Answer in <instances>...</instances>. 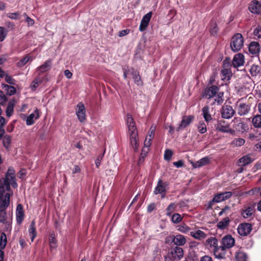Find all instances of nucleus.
<instances>
[{
	"mask_svg": "<svg viewBox=\"0 0 261 261\" xmlns=\"http://www.w3.org/2000/svg\"><path fill=\"white\" fill-rule=\"evenodd\" d=\"M30 60H32V57L27 56L21 59L19 62L17 63V66L18 67H22L24 66Z\"/></svg>",
	"mask_w": 261,
	"mask_h": 261,
	"instance_id": "4c0bfd02",
	"label": "nucleus"
},
{
	"mask_svg": "<svg viewBox=\"0 0 261 261\" xmlns=\"http://www.w3.org/2000/svg\"><path fill=\"white\" fill-rule=\"evenodd\" d=\"M3 184L0 186V222L7 223V216L5 212L6 209L10 203V186L15 188L17 187V184L15 181L14 172L12 169H10L6 176Z\"/></svg>",
	"mask_w": 261,
	"mask_h": 261,
	"instance_id": "f257e3e1",
	"label": "nucleus"
},
{
	"mask_svg": "<svg viewBox=\"0 0 261 261\" xmlns=\"http://www.w3.org/2000/svg\"><path fill=\"white\" fill-rule=\"evenodd\" d=\"M171 256L173 260H179L184 256V250L181 248L176 246L171 249Z\"/></svg>",
	"mask_w": 261,
	"mask_h": 261,
	"instance_id": "f8f14e48",
	"label": "nucleus"
},
{
	"mask_svg": "<svg viewBox=\"0 0 261 261\" xmlns=\"http://www.w3.org/2000/svg\"><path fill=\"white\" fill-rule=\"evenodd\" d=\"M221 243L223 247L226 249H229L234 246L235 240L231 235L227 234L222 238Z\"/></svg>",
	"mask_w": 261,
	"mask_h": 261,
	"instance_id": "6e6552de",
	"label": "nucleus"
},
{
	"mask_svg": "<svg viewBox=\"0 0 261 261\" xmlns=\"http://www.w3.org/2000/svg\"><path fill=\"white\" fill-rule=\"evenodd\" d=\"M3 88L7 91V93L10 95H13L16 92V89L12 86L4 84L3 85Z\"/></svg>",
	"mask_w": 261,
	"mask_h": 261,
	"instance_id": "ea45409f",
	"label": "nucleus"
},
{
	"mask_svg": "<svg viewBox=\"0 0 261 261\" xmlns=\"http://www.w3.org/2000/svg\"><path fill=\"white\" fill-rule=\"evenodd\" d=\"M205 245L214 250L218 246V240L215 237H211L206 240Z\"/></svg>",
	"mask_w": 261,
	"mask_h": 261,
	"instance_id": "b1692460",
	"label": "nucleus"
},
{
	"mask_svg": "<svg viewBox=\"0 0 261 261\" xmlns=\"http://www.w3.org/2000/svg\"><path fill=\"white\" fill-rule=\"evenodd\" d=\"M221 79L223 81H228L232 75L231 71L230 69L225 68L221 71Z\"/></svg>",
	"mask_w": 261,
	"mask_h": 261,
	"instance_id": "c85d7f7f",
	"label": "nucleus"
},
{
	"mask_svg": "<svg viewBox=\"0 0 261 261\" xmlns=\"http://www.w3.org/2000/svg\"><path fill=\"white\" fill-rule=\"evenodd\" d=\"M41 81L40 79H36L33 81L31 85V88L32 90H35L41 83Z\"/></svg>",
	"mask_w": 261,
	"mask_h": 261,
	"instance_id": "5fc2aeb1",
	"label": "nucleus"
},
{
	"mask_svg": "<svg viewBox=\"0 0 261 261\" xmlns=\"http://www.w3.org/2000/svg\"><path fill=\"white\" fill-rule=\"evenodd\" d=\"M15 104V100L14 99L11 100L7 104L6 113L7 117H10L13 113L14 107Z\"/></svg>",
	"mask_w": 261,
	"mask_h": 261,
	"instance_id": "c756f323",
	"label": "nucleus"
},
{
	"mask_svg": "<svg viewBox=\"0 0 261 261\" xmlns=\"http://www.w3.org/2000/svg\"><path fill=\"white\" fill-rule=\"evenodd\" d=\"M259 67L255 65H252L250 69V73L252 76H256L259 72Z\"/></svg>",
	"mask_w": 261,
	"mask_h": 261,
	"instance_id": "de8ad7c7",
	"label": "nucleus"
},
{
	"mask_svg": "<svg viewBox=\"0 0 261 261\" xmlns=\"http://www.w3.org/2000/svg\"><path fill=\"white\" fill-rule=\"evenodd\" d=\"M260 46L258 43L252 42L249 46V51L252 55H256L259 53Z\"/></svg>",
	"mask_w": 261,
	"mask_h": 261,
	"instance_id": "cd10ccee",
	"label": "nucleus"
},
{
	"mask_svg": "<svg viewBox=\"0 0 261 261\" xmlns=\"http://www.w3.org/2000/svg\"><path fill=\"white\" fill-rule=\"evenodd\" d=\"M5 78V81L10 85H14L15 83L14 80L10 75L7 74H5V76L3 77Z\"/></svg>",
	"mask_w": 261,
	"mask_h": 261,
	"instance_id": "6e6d98bb",
	"label": "nucleus"
},
{
	"mask_svg": "<svg viewBox=\"0 0 261 261\" xmlns=\"http://www.w3.org/2000/svg\"><path fill=\"white\" fill-rule=\"evenodd\" d=\"M133 78L134 80L135 83L137 85H141L142 81L141 80V77L139 76L138 73L137 71H134L132 73Z\"/></svg>",
	"mask_w": 261,
	"mask_h": 261,
	"instance_id": "a18cd8bd",
	"label": "nucleus"
},
{
	"mask_svg": "<svg viewBox=\"0 0 261 261\" xmlns=\"http://www.w3.org/2000/svg\"><path fill=\"white\" fill-rule=\"evenodd\" d=\"M200 261H213V260L211 257L205 255L200 258Z\"/></svg>",
	"mask_w": 261,
	"mask_h": 261,
	"instance_id": "774afa93",
	"label": "nucleus"
},
{
	"mask_svg": "<svg viewBox=\"0 0 261 261\" xmlns=\"http://www.w3.org/2000/svg\"><path fill=\"white\" fill-rule=\"evenodd\" d=\"M215 128L217 131L224 133L232 134L233 132V130L230 127L229 124L223 120L217 121L215 125Z\"/></svg>",
	"mask_w": 261,
	"mask_h": 261,
	"instance_id": "39448f33",
	"label": "nucleus"
},
{
	"mask_svg": "<svg viewBox=\"0 0 261 261\" xmlns=\"http://www.w3.org/2000/svg\"><path fill=\"white\" fill-rule=\"evenodd\" d=\"M167 186V182H163L161 179H159L157 186L154 191V194H162V197L164 198L166 193V188Z\"/></svg>",
	"mask_w": 261,
	"mask_h": 261,
	"instance_id": "1a4fd4ad",
	"label": "nucleus"
},
{
	"mask_svg": "<svg viewBox=\"0 0 261 261\" xmlns=\"http://www.w3.org/2000/svg\"><path fill=\"white\" fill-rule=\"evenodd\" d=\"M249 10L254 14L261 13V2L257 0L252 1L249 5Z\"/></svg>",
	"mask_w": 261,
	"mask_h": 261,
	"instance_id": "ddd939ff",
	"label": "nucleus"
},
{
	"mask_svg": "<svg viewBox=\"0 0 261 261\" xmlns=\"http://www.w3.org/2000/svg\"><path fill=\"white\" fill-rule=\"evenodd\" d=\"M190 236L193 238L198 240H203L207 237V234L201 230L191 231Z\"/></svg>",
	"mask_w": 261,
	"mask_h": 261,
	"instance_id": "393cba45",
	"label": "nucleus"
},
{
	"mask_svg": "<svg viewBox=\"0 0 261 261\" xmlns=\"http://www.w3.org/2000/svg\"><path fill=\"white\" fill-rule=\"evenodd\" d=\"M210 160L207 156L202 158L196 162H191V164L194 168H200L210 163Z\"/></svg>",
	"mask_w": 261,
	"mask_h": 261,
	"instance_id": "6ab92c4d",
	"label": "nucleus"
},
{
	"mask_svg": "<svg viewBox=\"0 0 261 261\" xmlns=\"http://www.w3.org/2000/svg\"><path fill=\"white\" fill-rule=\"evenodd\" d=\"M202 114L205 121L207 122H210L212 119V116L210 114L209 108L208 106L204 107L202 109Z\"/></svg>",
	"mask_w": 261,
	"mask_h": 261,
	"instance_id": "473e14b6",
	"label": "nucleus"
},
{
	"mask_svg": "<svg viewBox=\"0 0 261 261\" xmlns=\"http://www.w3.org/2000/svg\"><path fill=\"white\" fill-rule=\"evenodd\" d=\"M173 155V152L170 149H167L164 153V159L166 161H170Z\"/></svg>",
	"mask_w": 261,
	"mask_h": 261,
	"instance_id": "603ef678",
	"label": "nucleus"
},
{
	"mask_svg": "<svg viewBox=\"0 0 261 261\" xmlns=\"http://www.w3.org/2000/svg\"><path fill=\"white\" fill-rule=\"evenodd\" d=\"M244 57L242 54L236 55L233 59L232 64L234 67H238L244 65Z\"/></svg>",
	"mask_w": 261,
	"mask_h": 261,
	"instance_id": "a211bd4d",
	"label": "nucleus"
},
{
	"mask_svg": "<svg viewBox=\"0 0 261 261\" xmlns=\"http://www.w3.org/2000/svg\"><path fill=\"white\" fill-rule=\"evenodd\" d=\"M152 139H151V136H150L149 138L148 137H146L144 142V147L148 148L151 145V141Z\"/></svg>",
	"mask_w": 261,
	"mask_h": 261,
	"instance_id": "680f3d73",
	"label": "nucleus"
},
{
	"mask_svg": "<svg viewBox=\"0 0 261 261\" xmlns=\"http://www.w3.org/2000/svg\"><path fill=\"white\" fill-rule=\"evenodd\" d=\"M234 122H238L234 125V128L237 130L239 132H244L245 130L246 124L242 121H241V119L239 118H234L233 120Z\"/></svg>",
	"mask_w": 261,
	"mask_h": 261,
	"instance_id": "7c9ffc66",
	"label": "nucleus"
},
{
	"mask_svg": "<svg viewBox=\"0 0 261 261\" xmlns=\"http://www.w3.org/2000/svg\"><path fill=\"white\" fill-rule=\"evenodd\" d=\"M254 208L252 206H248L242 212V215L245 218H248L252 215Z\"/></svg>",
	"mask_w": 261,
	"mask_h": 261,
	"instance_id": "f704fd0d",
	"label": "nucleus"
},
{
	"mask_svg": "<svg viewBox=\"0 0 261 261\" xmlns=\"http://www.w3.org/2000/svg\"><path fill=\"white\" fill-rule=\"evenodd\" d=\"M49 242L51 249H55L57 247V240L55 238V234L54 232L49 234Z\"/></svg>",
	"mask_w": 261,
	"mask_h": 261,
	"instance_id": "c9c22d12",
	"label": "nucleus"
},
{
	"mask_svg": "<svg viewBox=\"0 0 261 261\" xmlns=\"http://www.w3.org/2000/svg\"><path fill=\"white\" fill-rule=\"evenodd\" d=\"M210 27L211 34L212 35H216L218 32V28L216 22L215 21L212 20L210 23Z\"/></svg>",
	"mask_w": 261,
	"mask_h": 261,
	"instance_id": "58836bf2",
	"label": "nucleus"
},
{
	"mask_svg": "<svg viewBox=\"0 0 261 261\" xmlns=\"http://www.w3.org/2000/svg\"><path fill=\"white\" fill-rule=\"evenodd\" d=\"M16 221L18 224H20L24 217V212L22 205L21 204H18L16 210Z\"/></svg>",
	"mask_w": 261,
	"mask_h": 261,
	"instance_id": "4be33fe9",
	"label": "nucleus"
},
{
	"mask_svg": "<svg viewBox=\"0 0 261 261\" xmlns=\"http://www.w3.org/2000/svg\"><path fill=\"white\" fill-rule=\"evenodd\" d=\"M19 14L18 12L8 13L7 16L11 19H17L18 18Z\"/></svg>",
	"mask_w": 261,
	"mask_h": 261,
	"instance_id": "052dcab7",
	"label": "nucleus"
},
{
	"mask_svg": "<svg viewBox=\"0 0 261 261\" xmlns=\"http://www.w3.org/2000/svg\"><path fill=\"white\" fill-rule=\"evenodd\" d=\"M197 128L200 134H204L207 131L205 123L203 121H200L198 124Z\"/></svg>",
	"mask_w": 261,
	"mask_h": 261,
	"instance_id": "a19ab883",
	"label": "nucleus"
},
{
	"mask_svg": "<svg viewBox=\"0 0 261 261\" xmlns=\"http://www.w3.org/2000/svg\"><path fill=\"white\" fill-rule=\"evenodd\" d=\"M172 242L176 245L183 246L186 243V239L184 236L178 234L173 237Z\"/></svg>",
	"mask_w": 261,
	"mask_h": 261,
	"instance_id": "a878e982",
	"label": "nucleus"
},
{
	"mask_svg": "<svg viewBox=\"0 0 261 261\" xmlns=\"http://www.w3.org/2000/svg\"><path fill=\"white\" fill-rule=\"evenodd\" d=\"M253 160L254 159L251 158V154H247L239 159L238 165L240 166H245L252 163Z\"/></svg>",
	"mask_w": 261,
	"mask_h": 261,
	"instance_id": "5701e85b",
	"label": "nucleus"
},
{
	"mask_svg": "<svg viewBox=\"0 0 261 261\" xmlns=\"http://www.w3.org/2000/svg\"><path fill=\"white\" fill-rule=\"evenodd\" d=\"M194 116L193 115L184 116L182 117L179 126L177 127L176 130L180 131L185 129L189 126L194 120Z\"/></svg>",
	"mask_w": 261,
	"mask_h": 261,
	"instance_id": "0eeeda50",
	"label": "nucleus"
},
{
	"mask_svg": "<svg viewBox=\"0 0 261 261\" xmlns=\"http://www.w3.org/2000/svg\"><path fill=\"white\" fill-rule=\"evenodd\" d=\"M8 31L4 27H0V42L3 41L7 35Z\"/></svg>",
	"mask_w": 261,
	"mask_h": 261,
	"instance_id": "8fccbe9b",
	"label": "nucleus"
},
{
	"mask_svg": "<svg viewBox=\"0 0 261 261\" xmlns=\"http://www.w3.org/2000/svg\"><path fill=\"white\" fill-rule=\"evenodd\" d=\"M103 155H104V153L101 154L97 156V158H96V159L95 160V165H96V167L98 168L99 167L100 163H101V161L103 158Z\"/></svg>",
	"mask_w": 261,
	"mask_h": 261,
	"instance_id": "13d9d810",
	"label": "nucleus"
},
{
	"mask_svg": "<svg viewBox=\"0 0 261 261\" xmlns=\"http://www.w3.org/2000/svg\"><path fill=\"white\" fill-rule=\"evenodd\" d=\"M28 231L31 237V242H33L34 241V239L37 236L35 222L34 220L31 222L29 226Z\"/></svg>",
	"mask_w": 261,
	"mask_h": 261,
	"instance_id": "bb28decb",
	"label": "nucleus"
},
{
	"mask_svg": "<svg viewBox=\"0 0 261 261\" xmlns=\"http://www.w3.org/2000/svg\"><path fill=\"white\" fill-rule=\"evenodd\" d=\"M40 117V114L39 110L36 108L34 112L28 116L26 118V124L27 125H33L35 121Z\"/></svg>",
	"mask_w": 261,
	"mask_h": 261,
	"instance_id": "4468645a",
	"label": "nucleus"
},
{
	"mask_svg": "<svg viewBox=\"0 0 261 261\" xmlns=\"http://www.w3.org/2000/svg\"><path fill=\"white\" fill-rule=\"evenodd\" d=\"M244 38L240 33H237L231 38L230 47L234 52L238 51L243 46Z\"/></svg>",
	"mask_w": 261,
	"mask_h": 261,
	"instance_id": "7ed1b4c3",
	"label": "nucleus"
},
{
	"mask_svg": "<svg viewBox=\"0 0 261 261\" xmlns=\"http://www.w3.org/2000/svg\"><path fill=\"white\" fill-rule=\"evenodd\" d=\"M177 230L184 233H187L190 230V228L185 224H181L177 226Z\"/></svg>",
	"mask_w": 261,
	"mask_h": 261,
	"instance_id": "79ce46f5",
	"label": "nucleus"
},
{
	"mask_svg": "<svg viewBox=\"0 0 261 261\" xmlns=\"http://www.w3.org/2000/svg\"><path fill=\"white\" fill-rule=\"evenodd\" d=\"M72 171L73 174L79 173L81 172V169L79 166L74 165Z\"/></svg>",
	"mask_w": 261,
	"mask_h": 261,
	"instance_id": "69168bd1",
	"label": "nucleus"
},
{
	"mask_svg": "<svg viewBox=\"0 0 261 261\" xmlns=\"http://www.w3.org/2000/svg\"><path fill=\"white\" fill-rule=\"evenodd\" d=\"M182 218L181 215L178 213L174 214L171 218V221L174 223H178L182 220Z\"/></svg>",
	"mask_w": 261,
	"mask_h": 261,
	"instance_id": "09e8293b",
	"label": "nucleus"
},
{
	"mask_svg": "<svg viewBox=\"0 0 261 261\" xmlns=\"http://www.w3.org/2000/svg\"><path fill=\"white\" fill-rule=\"evenodd\" d=\"M173 165L177 168H180L184 166V162L182 160H179L173 162Z\"/></svg>",
	"mask_w": 261,
	"mask_h": 261,
	"instance_id": "e2e57ef3",
	"label": "nucleus"
},
{
	"mask_svg": "<svg viewBox=\"0 0 261 261\" xmlns=\"http://www.w3.org/2000/svg\"><path fill=\"white\" fill-rule=\"evenodd\" d=\"M254 35L258 37V38H261V28L257 27L253 31Z\"/></svg>",
	"mask_w": 261,
	"mask_h": 261,
	"instance_id": "bf43d9fd",
	"label": "nucleus"
},
{
	"mask_svg": "<svg viewBox=\"0 0 261 261\" xmlns=\"http://www.w3.org/2000/svg\"><path fill=\"white\" fill-rule=\"evenodd\" d=\"M217 94L215 95V101L218 105H221L224 101L223 92H218Z\"/></svg>",
	"mask_w": 261,
	"mask_h": 261,
	"instance_id": "c03bdc74",
	"label": "nucleus"
},
{
	"mask_svg": "<svg viewBox=\"0 0 261 261\" xmlns=\"http://www.w3.org/2000/svg\"><path fill=\"white\" fill-rule=\"evenodd\" d=\"M252 123L255 128L261 127V115H256L252 118Z\"/></svg>",
	"mask_w": 261,
	"mask_h": 261,
	"instance_id": "2f4dec72",
	"label": "nucleus"
},
{
	"mask_svg": "<svg viewBox=\"0 0 261 261\" xmlns=\"http://www.w3.org/2000/svg\"><path fill=\"white\" fill-rule=\"evenodd\" d=\"M229 223V218L225 217L217 223V227L219 229H224L228 225Z\"/></svg>",
	"mask_w": 261,
	"mask_h": 261,
	"instance_id": "72a5a7b5",
	"label": "nucleus"
},
{
	"mask_svg": "<svg viewBox=\"0 0 261 261\" xmlns=\"http://www.w3.org/2000/svg\"><path fill=\"white\" fill-rule=\"evenodd\" d=\"M129 30H128V29L123 30L119 32V37L124 36L126 35L127 34H128L129 33Z\"/></svg>",
	"mask_w": 261,
	"mask_h": 261,
	"instance_id": "0e129e2a",
	"label": "nucleus"
},
{
	"mask_svg": "<svg viewBox=\"0 0 261 261\" xmlns=\"http://www.w3.org/2000/svg\"><path fill=\"white\" fill-rule=\"evenodd\" d=\"M10 169H12V170H13L14 172V178H15V181L16 182V176H15V171L14 169V168L12 167H10L8 168V170H7V172H6V175H5V177L3 178L2 179H0V186H1V185H3L4 187L5 186V185L3 184V182H4L3 181L4 180H5V179L6 178V176H7V174L8 172V171Z\"/></svg>",
	"mask_w": 261,
	"mask_h": 261,
	"instance_id": "4d7b16f0",
	"label": "nucleus"
},
{
	"mask_svg": "<svg viewBox=\"0 0 261 261\" xmlns=\"http://www.w3.org/2000/svg\"><path fill=\"white\" fill-rule=\"evenodd\" d=\"M245 140L242 138H237L233 140L232 144L236 146H241L245 143Z\"/></svg>",
	"mask_w": 261,
	"mask_h": 261,
	"instance_id": "3c124183",
	"label": "nucleus"
},
{
	"mask_svg": "<svg viewBox=\"0 0 261 261\" xmlns=\"http://www.w3.org/2000/svg\"><path fill=\"white\" fill-rule=\"evenodd\" d=\"M7 244V237L4 232L1 234L0 238V247L1 249H3L6 247Z\"/></svg>",
	"mask_w": 261,
	"mask_h": 261,
	"instance_id": "37998d69",
	"label": "nucleus"
},
{
	"mask_svg": "<svg viewBox=\"0 0 261 261\" xmlns=\"http://www.w3.org/2000/svg\"><path fill=\"white\" fill-rule=\"evenodd\" d=\"M218 91L219 88L217 86L213 85L205 89L203 96L209 99L215 96Z\"/></svg>",
	"mask_w": 261,
	"mask_h": 261,
	"instance_id": "2eb2a0df",
	"label": "nucleus"
},
{
	"mask_svg": "<svg viewBox=\"0 0 261 261\" xmlns=\"http://www.w3.org/2000/svg\"><path fill=\"white\" fill-rule=\"evenodd\" d=\"M3 144L6 148H8L11 142V138L9 136H5L3 138Z\"/></svg>",
	"mask_w": 261,
	"mask_h": 261,
	"instance_id": "864d4df0",
	"label": "nucleus"
},
{
	"mask_svg": "<svg viewBox=\"0 0 261 261\" xmlns=\"http://www.w3.org/2000/svg\"><path fill=\"white\" fill-rule=\"evenodd\" d=\"M226 249L222 245L217 246L214 250V254L216 258L222 259L225 258L226 253Z\"/></svg>",
	"mask_w": 261,
	"mask_h": 261,
	"instance_id": "f3484780",
	"label": "nucleus"
},
{
	"mask_svg": "<svg viewBox=\"0 0 261 261\" xmlns=\"http://www.w3.org/2000/svg\"><path fill=\"white\" fill-rule=\"evenodd\" d=\"M76 115L79 120L83 122L86 120V109L82 102H79L76 106Z\"/></svg>",
	"mask_w": 261,
	"mask_h": 261,
	"instance_id": "423d86ee",
	"label": "nucleus"
},
{
	"mask_svg": "<svg viewBox=\"0 0 261 261\" xmlns=\"http://www.w3.org/2000/svg\"><path fill=\"white\" fill-rule=\"evenodd\" d=\"M246 254L242 252H239L236 255L237 261H246Z\"/></svg>",
	"mask_w": 261,
	"mask_h": 261,
	"instance_id": "49530a36",
	"label": "nucleus"
},
{
	"mask_svg": "<svg viewBox=\"0 0 261 261\" xmlns=\"http://www.w3.org/2000/svg\"><path fill=\"white\" fill-rule=\"evenodd\" d=\"M126 123L128 127V134L130 138V144L136 151L138 149V131L135 122L130 114H127L126 116Z\"/></svg>",
	"mask_w": 261,
	"mask_h": 261,
	"instance_id": "f03ea898",
	"label": "nucleus"
},
{
	"mask_svg": "<svg viewBox=\"0 0 261 261\" xmlns=\"http://www.w3.org/2000/svg\"><path fill=\"white\" fill-rule=\"evenodd\" d=\"M24 15L26 16V21L28 24L30 25H33L34 23V20L28 17L25 14H24Z\"/></svg>",
	"mask_w": 261,
	"mask_h": 261,
	"instance_id": "338daca9",
	"label": "nucleus"
},
{
	"mask_svg": "<svg viewBox=\"0 0 261 261\" xmlns=\"http://www.w3.org/2000/svg\"><path fill=\"white\" fill-rule=\"evenodd\" d=\"M231 196L232 193L231 192H225L218 193L215 195L213 197V199L209 202V207H211V206L214 204V203L221 202L229 198Z\"/></svg>",
	"mask_w": 261,
	"mask_h": 261,
	"instance_id": "20e7f679",
	"label": "nucleus"
},
{
	"mask_svg": "<svg viewBox=\"0 0 261 261\" xmlns=\"http://www.w3.org/2000/svg\"><path fill=\"white\" fill-rule=\"evenodd\" d=\"M221 113L222 118L229 119L234 115L235 111L231 106L225 105L222 107Z\"/></svg>",
	"mask_w": 261,
	"mask_h": 261,
	"instance_id": "9b49d317",
	"label": "nucleus"
},
{
	"mask_svg": "<svg viewBox=\"0 0 261 261\" xmlns=\"http://www.w3.org/2000/svg\"><path fill=\"white\" fill-rule=\"evenodd\" d=\"M237 230L240 235L246 236L250 233L252 226L249 223H241L239 225Z\"/></svg>",
	"mask_w": 261,
	"mask_h": 261,
	"instance_id": "9d476101",
	"label": "nucleus"
},
{
	"mask_svg": "<svg viewBox=\"0 0 261 261\" xmlns=\"http://www.w3.org/2000/svg\"><path fill=\"white\" fill-rule=\"evenodd\" d=\"M152 12H149L146 14L142 18L140 25L139 26V30L141 32L145 31L148 25L150 20L151 18Z\"/></svg>",
	"mask_w": 261,
	"mask_h": 261,
	"instance_id": "dca6fc26",
	"label": "nucleus"
},
{
	"mask_svg": "<svg viewBox=\"0 0 261 261\" xmlns=\"http://www.w3.org/2000/svg\"><path fill=\"white\" fill-rule=\"evenodd\" d=\"M250 109V107L246 103H241L238 107V113L240 116H244L247 114Z\"/></svg>",
	"mask_w": 261,
	"mask_h": 261,
	"instance_id": "412c9836",
	"label": "nucleus"
},
{
	"mask_svg": "<svg viewBox=\"0 0 261 261\" xmlns=\"http://www.w3.org/2000/svg\"><path fill=\"white\" fill-rule=\"evenodd\" d=\"M52 61L51 60L46 61L42 65L37 68V72L39 74L44 73L50 70L51 66Z\"/></svg>",
	"mask_w": 261,
	"mask_h": 261,
	"instance_id": "aec40b11",
	"label": "nucleus"
},
{
	"mask_svg": "<svg viewBox=\"0 0 261 261\" xmlns=\"http://www.w3.org/2000/svg\"><path fill=\"white\" fill-rule=\"evenodd\" d=\"M177 206V204H176L175 203H170L166 209V215L167 216H170L172 213L176 210Z\"/></svg>",
	"mask_w": 261,
	"mask_h": 261,
	"instance_id": "e433bc0d",
	"label": "nucleus"
}]
</instances>
